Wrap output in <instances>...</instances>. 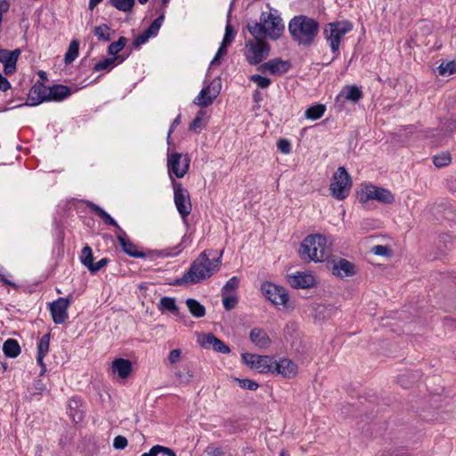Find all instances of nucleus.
<instances>
[{
  "label": "nucleus",
  "mask_w": 456,
  "mask_h": 456,
  "mask_svg": "<svg viewBox=\"0 0 456 456\" xmlns=\"http://www.w3.org/2000/svg\"><path fill=\"white\" fill-rule=\"evenodd\" d=\"M319 22L305 15L293 17L289 23V32L294 41L310 46L319 33Z\"/></svg>",
  "instance_id": "1"
},
{
  "label": "nucleus",
  "mask_w": 456,
  "mask_h": 456,
  "mask_svg": "<svg viewBox=\"0 0 456 456\" xmlns=\"http://www.w3.org/2000/svg\"><path fill=\"white\" fill-rule=\"evenodd\" d=\"M326 248L327 238L324 235L310 234L301 242L299 256L305 262H323L329 257Z\"/></svg>",
  "instance_id": "2"
},
{
  "label": "nucleus",
  "mask_w": 456,
  "mask_h": 456,
  "mask_svg": "<svg viewBox=\"0 0 456 456\" xmlns=\"http://www.w3.org/2000/svg\"><path fill=\"white\" fill-rule=\"evenodd\" d=\"M212 263L207 254V250L201 252L200 256L191 264L187 271L191 284H197L210 278L219 270L217 265L211 266Z\"/></svg>",
  "instance_id": "3"
},
{
  "label": "nucleus",
  "mask_w": 456,
  "mask_h": 456,
  "mask_svg": "<svg viewBox=\"0 0 456 456\" xmlns=\"http://www.w3.org/2000/svg\"><path fill=\"white\" fill-rule=\"evenodd\" d=\"M356 193L359 202L362 204H366L372 200L387 205L395 202V196L389 190L373 184L362 185L361 190Z\"/></svg>",
  "instance_id": "4"
},
{
  "label": "nucleus",
  "mask_w": 456,
  "mask_h": 456,
  "mask_svg": "<svg viewBox=\"0 0 456 456\" xmlns=\"http://www.w3.org/2000/svg\"><path fill=\"white\" fill-rule=\"evenodd\" d=\"M352 179L344 167H339L334 173L330 185V194L338 200H345L350 192Z\"/></svg>",
  "instance_id": "5"
},
{
  "label": "nucleus",
  "mask_w": 456,
  "mask_h": 456,
  "mask_svg": "<svg viewBox=\"0 0 456 456\" xmlns=\"http://www.w3.org/2000/svg\"><path fill=\"white\" fill-rule=\"evenodd\" d=\"M191 159L188 154L183 155L179 152H173L167 155V172L172 179L183 178L189 171Z\"/></svg>",
  "instance_id": "6"
},
{
  "label": "nucleus",
  "mask_w": 456,
  "mask_h": 456,
  "mask_svg": "<svg viewBox=\"0 0 456 456\" xmlns=\"http://www.w3.org/2000/svg\"><path fill=\"white\" fill-rule=\"evenodd\" d=\"M172 187L174 190V202L175 208L183 219H185L191 212V202L188 190L183 184L172 179Z\"/></svg>",
  "instance_id": "7"
},
{
  "label": "nucleus",
  "mask_w": 456,
  "mask_h": 456,
  "mask_svg": "<svg viewBox=\"0 0 456 456\" xmlns=\"http://www.w3.org/2000/svg\"><path fill=\"white\" fill-rule=\"evenodd\" d=\"M247 48L246 59L250 65H257L267 58L270 53V45L266 41L248 40L245 45Z\"/></svg>",
  "instance_id": "8"
},
{
  "label": "nucleus",
  "mask_w": 456,
  "mask_h": 456,
  "mask_svg": "<svg viewBox=\"0 0 456 456\" xmlns=\"http://www.w3.org/2000/svg\"><path fill=\"white\" fill-rule=\"evenodd\" d=\"M261 291L262 294L273 305H281L287 309L289 308V305L288 304L289 294L284 287L278 286L269 281H265L261 285Z\"/></svg>",
  "instance_id": "9"
},
{
  "label": "nucleus",
  "mask_w": 456,
  "mask_h": 456,
  "mask_svg": "<svg viewBox=\"0 0 456 456\" xmlns=\"http://www.w3.org/2000/svg\"><path fill=\"white\" fill-rule=\"evenodd\" d=\"M221 87L220 77L213 79L209 85L200 90L199 95L193 100V103L201 108L209 106L220 94Z\"/></svg>",
  "instance_id": "10"
},
{
  "label": "nucleus",
  "mask_w": 456,
  "mask_h": 456,
  "mask_svg": "<svg viewBox=\"0 0 456 456\" xmlns=\"http://www.w3.org/2000/svg\"><path fill=\"white\" fill-rule=\"evenodd\" d=\"M116 240L118 241L122 251L130 257L146 258L147 254L137 248V246L129 239L126 233L116 222Z\"/></svg>",
  "instance_id": "11"
},
{
  "label": "nucleus",
  "mask_w": 456,
  "mask_h": 456,
  "mask_svg": "<svg viewBox=\"0 0 456 456\" xmlns=\"http://www.w3.org/2000/svg\"><path fill=\"white\" fill-rule=\"evenodd\" d=\"M71 304L69 297H59L49 304V311L55 324H62L69 318L68 309Z\"/></svg>",
  "instance_id": "12"
},
{
  "label": "nucleus",
  "mask_w": 456,
  "mask_h": 456,
  "mask_svg": "<svg viewBox=\"0 0 456 456\" xmlns=\"http://www.w3.org/2000/svg\"><path fill=\"white\" fill-rule=\"evenodd\" d=\"M48 87L43 84V81H37L34 86L30 88L28 94L27 102L24 103L18 104L12 108H19L22 106H37L44 102H39L42 98L47 97ZM10 108H4L1 111H6Z\"/></svg>",
  "instance_id": "13"
},
{
  "label": "nucleus",
  "mask_w": 456,
  "mask_h": 456,
  "mask_svg": "<svg viewBox=\"0 0 456 456\" xmlns=\"http://www.w3.org/2000/svg\"><path fill=\"white\" fill-rule=\"evenodd\" d=\"M265 20H267L266 37L272 40H278L285 29L282 19L273 12H265Z\"/></svg>",
  "instance_id": "14"
},
{
  "label": "nucleus",
  "mask_w": 456,
  "mask_h": 456,
  "mask_svg": "<svg viewBox=\"0 0 456 456\" xmlns=\"http://www.w3.org/2000/svg\"><path fill=\"white\" fill-rule=\"evenodd\" d=\"M67 412L75 424L83 421L86 415V407L80 396L75 395L69 399L67 403Z\"/></svg>",
  "instance_id": "15"
},
{
  "label": "nucleus",
  "mask_w": 456,
  "mask_h": 456,
  "mask_svg": "<svg viewBox=\"0 0 456 456\" xmlns=\"http://www.w3.org/2000/svg\"><path fill=\"white\" fill-rule=\"evenodd\" d=\"M332 274L340 278L354 276L357 273L356 265L345 259L338 257L332 261Z\"/></svg>",
  "instance_id": "16"
},
{
  "label": "nucleus",
  "mask_w": 456,
  "mask_h": 456,
  "mask_svg": "<svg viewBox=\"0 0 456 456\" xmlns=\"http://www.w3.org/2000/svg\"><path fill=\"white\" fill-rule=\"evenodd\" d=\"M200 346L203 348L210 349L221 354H229L230 347L224 341L216 338L213 333L203 334L202 338L199 339Z\"/></svg>",
  "instance_id": "17"
},
{
  "label": "nucleus",
  "mask_w": 456,
  "mask_h": 456,
  "mask_svg": "<svg viewBox=\"0 0 456 456\" xmlns=\"http://www.w3.org/2000/svg\"><path fill=\"white\" fill-rule=\"evenodd\" d=\"M71 94L70 87L56 84L48 87L47 97L42 98L39 102H62L68 99Z\"/></svg>",
  "instance_id": "18"
},
{
  "label": "nucleus",
  "mask_w": 456,
  "mask_h": 456,
  "mask_svg": "<svg viewBox=\"0 0 456 456\" xmlns=\"http://www.w3.org/2000/svg\"><path fill=\"white\" fill-rule=\"evenodd\" d=\"M273 374L281 375L285 379H292L297 373V365L288 358L275 360Z\"/></svg>",
  "instance_id": "19"
},
{
  "label": "nucleus",
  "mask_w": 456,
  "mask_h": 456,
  "mask_svg": "<svg viewBox=\"0 0 456 456\" xmlns=\"http://www.w3.org/2000/svg\"><path fill=\"white\" fill-rule=\"evenodd\" d=\"M289 282L295 289H309L316 285V280L313 274L300 272L289 276Z\"/></svg>",
  "instance_id": "20"
},
{
  "label": "nucleus",
  "mask_w": 456,
  "mask_h": 456,
  "mask_svg": "<svg viewBox=\"0 0 456 456\" xmlns=\"http://www.w3.org/2000/svg\"><path fill=\"white\" fill-rule=\"evenodd\" d=\"M456 248V241L452 235L443 233L439 235L436 242V252L435 258H441L447 255V253Z\"/></svg>",
  "instance_id": "21"
},
{
  "label": "nucleus",
  "mask_w": 456,
  "mask_h": 456,
  "mask_svg": "<svg viewBox=\"0 0 456 456\" xmlns=\"http://www.w3.org/2000/svg\"><path fill=\"white\" fill-rule=\"evenodd\" d=\"M338 311L333 305L313 304L311 305V315L315 321L324 322L330 319Z\"/></svg>",
  "instance_id": "22"
},
{
  "label": "nucleus",
  "mask_w": 456,
  "mask_h": 456,
  "mask_svg": "<svg viewBox=\"0 0 456 456\" xmlns=\"http://www.w3.org/2000/svg\"><path fill=\"white\" fill-rule=\"evenodd\" d=\"M249 363L251 364V369H256L261 374H273V366H274L275 363V359L273 356L258 354L257 360L255 362L250 361Z\"/></svg>",
  "instance_id": "23"
},
{
  "label": "nucleus",
  "mask_w": 456,
  "mask_h": 456,
  "mask_svg": "<svg viewBox=\"0 0 456 456\" xmlns=\"http://www.w3.org/2000/svg\"><path fill=\"white\" fill-rule=\"evenodd\" d=\"M267 20H265V12L260 16V21H255L253 24L248 23L247 28L248 32L256 41H265Z\"/></svg>",
  "instance_id": "24"
},
{
  "label": "nucleus",
  "mask_w": 456,
  "mask_h": 456,
  "mask_svg": "<svg viewBox=\"0 0 456 456\" xmlns=\"http://www.w3.org/2000/svg\"><path fill=\"white\" fill-rule=\"evenodd\" d=\"M330 28V36L339 37L341 40L343 36L353 29V24L347 20L330 22L327 25Z\"/></svg>",
  "instance_id": "25"
},
{
  "label": "nucleus",
  "mask_w": 456,
  "mask_h": 456,
  "mask_svg": "<svg viewBox=\"0 0 456 456\" xmlns=\"http://www.w3.org/2000/svg\"><path fill=\"white\" fill-rule=\"evenodd\" d=\"M249 338L254 345L261 349H266L272 344V340L267 333L259 328H254L250 330Z\"/></svg>",
  "instance_id": "26"
},
{
  "label": "nucleus",
  "mask_w": 456,
  "mask_h": 456,
  "mask_svg": "<svg viewBox=\"0 0 456 456\" xmlns=\"http://www.w3.org/2000/svg\"><path fill=\"white\" fill-rule=\"evenodd\" d=\"M363 97L362 91L361 87L357 86H346L344 87V91L339 94L336 101L338 102L340 98H344L346 100L351 101L354 103L358 102Z\"/></svg>",
  "instance_id": "27"
},
{
  "label": "nucleus",
  "mask_w": 456,
  "mask_h": 456,
  "mask_svg": "<svg viewBox=\"0 0 456 456\" xmlns=\"http://www.w3.org/2000/svg\"><path fill=\"white\" fill-rule=\"evenodd\" d=\"M291 68V62L281 58H274L270 60V74L273 76H281L287 73Z\"/></svg>",
  "instance_id": "28"
},
{
  "label": "nucleus",
  "mask_w": 456,
  "mask_h": 456,
  "mask_svg": "<svg viewBox=\"0 0 456 456\" xmlns=\"http://www.w3.org/2000/svg\"><path fill=\"white\" fill-rule=\"evenodd\" d=\"M158 308L161 313L169 312L176 317L182 318L175 298L171 297H161Z\"/></svg>",
  "instance_id": "29"
},
{
  "label": "nucleus",
  "mask_w": 456,
  "mask_h": 456,
  "mask_svg": "<svg viewBox=\"0 0 456 456\" xmlns=\"http://www.w3.org/2000/svg\"><path fill=\"white\" fill-rule=\"evenodd\" d=\"M133 363L128 359L116 357V373L119 379H126L132 374Z\"/></svg>",
  "instance_id": "30"
},
{
  "label": "nucleus",
  "mask_w": 456,
  "mask_h": 456,
  "mask_svg": "<svg viewBox=\"0 0 456 456\" xmlns=\"http://www.w3.org/2000/svg\"><path fill=\"white\" fill-rule=\"evenodd\" d=\"M108 53L112 57L103 58L100 61L96 62L94 70V71H102L107 70L110 71L112 69V64L114 63V42H111L108 46Z\"/></svg>",
  "instance_id": "31"
},
{
  "label": "nucleus",
  "mask_w": 456,
  "mask_h": 456,
  "mask_svg": "<svg viewBox=\"0 0 456 456\" xmlns=\"http://www.w3.org/2000/svg\"><path fill=\"white\" fill-rule=\"evenodd\" d=\"M86 207L96 216H98L106 224L114 225V218L109 215L101 207L89 200L83 201Z\"/></svg>",
  "instance_id": "32"
},
{
  "label": "nucleus",
  "mask_w": 456,
  "mask_h": 456,
  "mask_svg": "<svg viewBox=\"0 0 456 456\" xmlns=\"http://www.w3.org/2000/svg\"><path fill=\"white\" fill-rule=\"evenodd\" d=\"M3 352L7 357L16 358L20 355L21 349L16 339L8 338L4 342Z\"/></svg>",
  "instance_id": "33"
},
{
  "label": "nucleus",
  "mask_w": 456,
  "mask_h": 456,
  "mask_svg": "<svg viewBox=\"0 0 456 456\" xmlns=\"http://www.w3.org/2000/svg\"><path fill=\"white\" fill-rule=\"evenodd\" d=\"M185 305L190 314L195 318L204 317L206 314V307L194 298H187Z\"/></svg>",
  "instance_id": "34"
},
{
  "label": "nucleus",
  "mask_w": 456,
  "mask_h": 456,
  "mask_svg": "<svg viewBox=\"0 0 456 456\" xmlns=\"http://www.w3.org/2000/svg\"><path fill=\"white\" fill-rule=\"evenodd\" d=\"M126 43L127 39L125 37H119L118 39L116 40V66L123 62L132 52V48L130 47V49L124 53H119L125 49Z\"/></svg>",
  "instance_id": "35"
},
{
  "label": "nucleus",
  "mask_w": 456,
  "mask_h": 456,
  "mask_svg": "<svg viewBox=\"0 0 456 456\" xmlns=\"http://www.w3.org/2000/svg\"><path fill=\"white\" fill-rule=\"evenodd\" d=\"M326 110V106L322 103H317L310 106L305 111V117L307 119L317 120L321 118Z\"/></svg>",
  "instance_id": "36"
},
{
  "label": "nucleus",
  "mask_w": 456,
  "mask_h": 456,
  "mask_svg": "<svg viewBox=\"0 0 456 456\" xmlns=\"http://www.w3.org/2000/svg\"><path fill=\"white\" fill-rule=\"evenodd\" d=\"M419 378V375L418 372H407L400 375L397 378V382L402 387L408 389L418 381Z\"/></svg>",
  "instance_id": "37"
},
{
  "label": "nucleus",
  "mask_w": 456,
  "mask_h": 456,
  "mask_svg": "<svg viewBox=\"0 0 456 456\" xmlns=\"http://www.w3.org/2000/svg\"><path fill=\"white\" fill-rule=\"evenodd\" d=\"M160 14L159 16L155 19L151 25L144 30L151 37H154L158 34V31L159 30L162 22L165 19V12L162 8L159 9Z\"/></svg>",
  "instance_id": "38"
},
{
  "label": "nucleus",
  "mask_w": 456,
  "mask_h": 456,
  "mask_svg": "<svg viewBox=\"0 0 456 456\" xmlns=\"http://www.w3.org/2000/svg\"><path fill=\"white\" fill-rule=\"evenodd\" d=\"M79 52V43L77 40H72L69 45L67 53L64 56V62L66 64H69L75 61V59L78 56Z\"/></svg>",
  "instance_id": "39"
},
{
  "label": "nucleus",
  "mask_w": 456,
  "mask_h": 456,
  "mask_svg": "<svg viewBox=\"0 0 456 456\" xmlns=\"http://www.w3.org/2000/svg\"><path fill=\"white\" fill-rule=\"evenodd\" d=\"M20 53V48H16L12 51L0 48V62L4 64L10 62V61L18 60Z\"/></svg>",
  "instance_id": "40"
},
{
  "label": "nucleus",
  "mask_w": 456,
  "mask_h": 456,
  "mask_svg": "<svg viewBox=\"0 0 456 456\" xmlns=\"http://www.w3.org/2000/svg\"><path fill=\"white\" fill-rule=\"evenodd\" d=\"M110 27L106 24L96 26L94 29V34L99 41H110Z\"/></svg>",
  "instance_id": "41"
},
{
  "label": "nucleus",
  "mask_w": 456,
  "mask_h": 456,
  "mask_svg": "<svg viewBox=\"0 0 456 456\" xmlns=\"http://www.w3.org/2000/svg\"><path fill=\"white\" fill-rule=\"evenodd\" d=\"M456 131V117L440 123V132L444 137L451 136Z\"/></svg>",
  "instance_id": "42"
},
{
  "label": "nucleus",
  "mask_w": 456,
  "mask_h": 456,
  "mask_svg": "<svg viewBox=\"0 0 456 456\" xmlns=\"http://www.w3.org/2000/svg\"><path fill=\"white\" fill-rule=\"evenodd\" d=\"M205 111L200 110L198 111L196 117L192 119V121L189 124V130L194 132L195 134H200V131L204 127L202 117L204 116Z\"/></svg>",
  "instance_id": "43"
},
{
  "label": "nucleus",
  "mask_w": 456,
  "mask_h": 456,
  "mask_svg": "<svg viewBox=\"0 0 456 456\" xmlns=\"http://www.w3.org/2000/svg\"><path fill=\"white\" fill-rule=\"evenodd\" d=\"M230 18H231V10L229 11L228 15H227V20H227V24L225 26L224 36V38H223V41H222V43H224V45H226L228 46L234 40L235 34H236L233 27L230 23Z\"/></svg>",
  "instance_id": "44"
},
{
  "label": "nucleus",
  "mask_w": 456,
  "mask_h": 456,
  "mask_svg": "<svg viewBox=\"0 0 456 456\" xmlns=\"http://www.w3.org/2000/svg\"><path fill=\"white\" fill-rule=\"evenodd\" d=\"M80 260L81 263L87 267L88 270H90L91 266L94 264V256H93V250L89 246H85L82 248L81 255H80Z\"/></svg>",
  "instance_id": "45"
},
{
  "label": "nucleus",
  "mask_w": 456,
  "mask_h": 456,
  "mask_svg": "<svg viewBox=\"0 0 456 456\" xmlns=\"http://www.w3.org/2000/svg\"><path fill=\"white\" fill-rule=\"evenodd\" d=\"M51 334H44L37 342V354L46 355L49 352Z\"/></svg>",
  "instance_id": "46"
},
{
  "label": "nucleus",
  "mask_w": 456,
  "mask_h": 456,
  "mask_svg": "<svg viewBox=\"0 0 456 456\" xmlns=\"http://www.w3.org/2000/svg\"><path fill=\"white\" fill-rule=\"evenodd\" d=\"M438 73L441 76H449L456 73V61H450L447 63H441L438 67Z\"/></svg>",
  "instance_id": "47"
},
{
  "label": "nucleus",
  "mask_w": 456,
  "mask_h": 456,
  "mask_svg": "<svg viewBox=\"0 0 456 456\" xmlns=\"http://www.w3.org/2000/svg\"><path fill=\"white\" fill-rule=\"evenodd\" d=\"M452 161L451 154L444 152L433 157V163L437 167H443L448 166Z\"/></svg>",
  "instance_id": "48"
},
{
  "label": "nucleus",
  "mask_w": 456,
  "mask_h": 456,
  "mask_svg": "<svg viewBox=\"0 0 456 456\" xmlns=\"http://www.w3.org/2000/svg\"><path fill=\"white\" fill-rule=\"evenodd\" d=\"M223 305L226 311H230L236 307L238 304V297L236 295H227L225 292L222 293Z\"/></svg>",
  "instance_id": "49"
},
{
  "label": "nucleus",
  "mask_w": 456,
  "mask_h": 456,
  "mask_svg": "<svg viewBox=\"0 0 456 456\" xmlns=\"http://www.w3.org/2000/svg\"><path fill=\"white\" fill-rule=\"evenodd\" d=\"M233 381L239 384L241 388L255 391L259 387L258 383L249 379L233 378Z\"/></svg>",
  "instance_id": "50"
},
{
  "label": "nucleus",
  "mask_w": 456,
  "mask_h": 456,
  "mask_svg": "<svg viewBox=\"0 0 456 456\" xmlns=\"http://www.w3.org/2000/svg\"><path fill=\"white\" fill-rule=\"evenodd\" d=\"M249 80L256 83L257 86L262 89L267 88L272 83L269 77L261 76L259 74L250 76Z\"/></svg>",
  "instance_id": "51"
},
{
  "label": "nucleus",
  "mask_w": 456,
  "mask_h": 456,
  "mask_svg": "<svg viewBox=\"0 0 456 456\" xmlns=\"http://www.w3.org/2000/svg\"><path fill=\"white\" fill-rule=\"evenodd\" d=\"M371 251L380 256L390 257L393 256L392 248L387 245H376L372 248Z\"/></svg>",
  "instance_id": "52"
},
{
  "label": "nucleus",
  "mask_w": 456,
  "mask_h": 456,
  "mask_svg": "<svg viewBox=\"0 0 456 456\" xmlns=\"http://www.w3.org/2000/svg\"><path fill=\"white\" fill-rule=\"evenodd\" d=\"M135 0H116V9L125 12L133 11Z\"/></svg>",
  "instance_id": "53"
},
{
  "label": "nucleus",
  "mask_w": 456,
  "mask_h": 456,
  "mask_svg": "<svg viewBox=\"0 0 456 456\" xmlns=\"http://www.w3.org/2000/svg\"><path fill=\"white\" fill-rule=\"evenodd\" d=\"M33 389L35 391L29 393V400L32 401L36 398L37 395H39L42 394L43 391L46 389L45 383L39 379H37L33 382Z\"/></svg>",
  "instance_id": "54"
},
{
  "label": "nucleus",
  "mask_w": 456,
  "mask_h": 456,
  "mask_svg": "<svg viewBox=\"0 0 456 456\" xmlns=\"http://www.w3.org/2000/svg\"><path fill=\"white\" fill-rule=\"evenodd\" d=\"M297 330V324L295 322H289L283 329V335L286 340L292 338L294 337L295 332Z\"/></svg>",
  "instance_id": "55"
},
{
  "label": "nucleus",
  "mask_w": 456,
  "mask_h": 456,
  "mask_svg": "<svg viewBox=\"0 0 456 456\" xmlns=\"http://www.w3.org/2000/svg\"><path fill=\"white\" fill-rule=\"evenodd\" d=\"M151 37L143 30L132 42L131 48H137L145 44Z\"/></svg>",
  "instance_id": "56"
},
{
  "label": "nucleus",
  "mask_w": 456,
  "mask_h": 456,
  "mask_svg": "<svg viewBox=\"0 0 456 456\" xmlns=\"http://www.w3.org/2000/svg\"><path fill=\"white\" fill-rule=\"evenodd\" d=\"M239 282L240 281L236 276L232 277L226 281V283L223 287L222 293L225 292L227 294V291L229 290H236L239 286Z\"/></svg>",
  "instance_id": "57"
},
{
  "label": "nucleus",
  "mask_w": 456,
  "mask_h": 456,
  "mask_svg": "<svg viewBox=\"0 0 456 456\" xmlns=\"http://www.w3.org/2000/svg\"><path fill=\"white\" fill-rule=\"evenodd\" d=\"M175 376L181 384H189L193 378V373L190 370H187L185 372L177 371Z\"/></svg>",
  "instance_id": "58"
},
{
  "label": "nucleus",
  "mask_w": 456,
  "mask_h": 456,
  "mask_svg": "<svg viewBox=\"0 0 456 456\" xmlns=\"http://www.w3.org/2000/svg\"><path fill=\"white\" fill-rule=\"evenodd\" d=\"M324 34H326V39L328 41H330L331 51L333 53L338 52V48H339L340 42H341L339 37H333L328 35V28H324Z\"/></svg>",
  "instance_id": "59"
},
{
  "label": "nucleus",
  "mask_w": 456,
  "mask_h": 456,
  "mask_svg": "<svg viewBox=\"0 0 456 456\" xmlns=\"http://www.w3.org/2000/svg\"><path fill=\"white\" fill-rule=\"evenodd\" d=\"M277 148L281 152L285 153V154L289 153L291 151V145H290L289 141H288L287 139H283V138L278 140Z\"/></svg>",
  "instance_id": "60"
},
{
  "label": "nucleus",
  "mask_w": 456,
  "mask_h": 456,
  "mask_svg": "<svg viewBox=\"0 0 456 456\" xmlns=\"http://www.w3.org/2000/svg\"><path fill=\"white\" fill-rule=\"evenodd\" d=\"M186 284H191L190 277H188L187 272L183 273L181 278L175 279V281L169 282L171 286H183Z\"/></svg>",
  "instance_id": "61"
},
{
  "label": "nucleus",
  "mask_w": 456,
  "mask_h": 456,
  "mask_svg": "<svg viewBox=\"0 0 456 456\" xmlns=\"http://www.w3.org/2000/svg\"><path fill=\"white\" fill-rule=\"evenodd\" d=\"M18 60L10 61L8 63L4 64V73L6 76L12 75L16 71V64Z\"/></svg>",
  "instance_id": "62"
},
{
  "label": "nucleus",
  "mask_w": 456,
  "mask_h": 456,
  "mask_svg": "<svg viewBox=\"0 0 456 456\" xmlns=\"http://www.w3.org/2000/svg\"><path fill=\"white\" fill-rule=\"evenodd\" d=\"M99 396L103 407L108 408L111 406V396L108 391L99 393Z\"/></svg>",
  "instance_id": "63"
},
{
  "label": "nucleus",
  "mask_w": 456,
  "mask_h": 456,
  "mask_svg": "<svg viewBox=\"0 0 456 456\" xmlns=\"http://www.w3.org/2000/svg\"><path fill=\"white\" fill-rule=\"evenodd\" d=\"M206 452L210 456H222L224 454L222 448L216 447L214 444H209L206 449Z\"/></svg>",
  "instance_id": "64"
}]
</instances>
